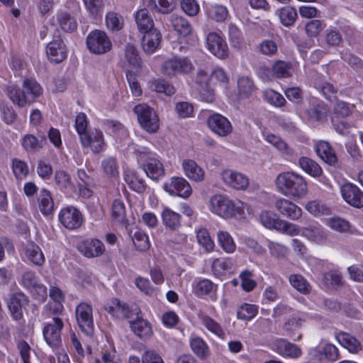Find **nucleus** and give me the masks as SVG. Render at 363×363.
<instances>
[{"label":"nucleus","mask_w":363,"mask_h":363,"mask_svg":"<svg viewBox=\"0 0 363 363\" xmlns=\"http://www.w3.org/2000/svg\"><path fill=\"white\" fill-rule=\"evenodd\" d=\"M56 17L60 28L64 31L72 33L77 29V21L69 12L60 11L57 13Z\"/></svg>","instance_id":"nucleus-35"},{"label":"nucleus","mask_w":363,"mask_h":363,"mask_svg":"<svg viewBox=\"0 0 363 363\" xmlns=\"http://www.w3.org/2000/svg\"><path fill=\"white\" fill-rule=\"evenodd\" d=\"M239 96L242 99L249 98L255 90L253 81L248 77H241L238 80Z\"/></svg>","instance_id":"nucleus-40"},{"label":"nucleus","mask_w":363,"mask_h":363,"mask_svg":"<svg viewBox=\"0 0 363 363\" xmlns=\"http://www.w3.org/2000/svg\"><path fill=\"white\" fill-rule=\"evenodd\" d=\"M46 52L50 60L55 63L62 62L67 57L65 45L60 38L48 43Z\"/></svg>","instance_id":"nucleus-18"},{"label":"nucleus","mask_w":363,"mask_h":363,"mask_svg":"<svg viewBox=\"0 0 363 363\" xmlns=\"http://www.w3.org/2000/svg\"><path fill=\"white\" fill-rule=\"evenodd\" d=\"M125 62L133 68L140 69L142 67V59L138 48L131 43L125 45L124 48Z\"/></svg>","instance_id":"nucleus-33"},{"label":"nucleus","mask_w":363,"mask_h":363,"mask_svg":"<svg viewBox=\"0 0 363 363\" xmlns=\"http://www.w3.org/2000/svg\"><path fill=\"white\" fill-rule=\"evenodd\" d=\"M291 64L284 61H277L272 67L273 73L277 78H287L291 76Z\"/></svg>","instance_id":"nucleus-53"},{"label":"nucleus","mask_w":363,"mask_h":363,"mask_svg":"<svg viewBox=\"0 0 363 363\" xmlns=\"http://www.w3.org/2000/svg\"><path fill=\"white\" fill-rule=\"evenodd\" d=\"M59 220L66 228L74 230L81 226L83 217L78 209L73 206H69L61 210Z\"/></svg>","instance_id":"nucleus-10"},{"label":"nucleus","mask_w":363,"mask_h":363,"mask_svg":"<svg viewBox=\"0 0 363 363\" xmlns=\"http://www.w3.org/2000/svg\"><path fill=\"white\" fill-rule=\"evenodd\" d=\"M130 324L132 331L139 338L147 340L152 336V327L147 320L142 318H137L136 320L130 321Z\"/></svg>","instance_id":"nucleus-25"},{"label":"nucleus","mask_w":363,"mask_h":363,"mask_svg":"<svg viewBox=\"0 0 363 363\" xmlns=\"http://www.w3.org/2000/svg\"><path fill=\"white\" fill-rule=\"evenodd\" d=\"M162 218L163 224L171 230H174L181 225V216L168 208L163 210Z\"/></svg>","instance_id":"nucleus-41"},{"label":"nucleus","mask_w":363,"mask_h":363,"mask_svg":"<svg viewBox=\"0 0 363 363\" xmlns=\"http://www.w3.org/2000/svg\"><path fill=\"white\" fill-rule=\"evenodd\" d=\"M313 86L326 100H337L338 89L333 84L317 79L313 82Z\"/></svg>","instance_id":"nucleus-26"},{"label":"nucleus","mask_w":363,"mask_h":363,"mask_svg":"<svg viewBox=\"0 0 363 363\" xmlns=\"http://www.w3.org/2000/svg\"><path fill=\"white\" fill-rule=\"evenodd\" d=\"M106 23L108 29L112 31H118L123 26V18L120 14L111 11L106 16Z\"/></svg>","instance_id":"nucleus-47"},{"label":"nucleus","mask_w":363,"mask_h":363,"mask_svg":"<svg viewBox=\"0 0 363 363\" xmlns=\"http://www.w3.org/2000/svg\"><path fill=\"white\" fill-rule=\"evenodd\" d=\"M106 310L118 318H128L132 314L130 307L118 298L113 299L111 305L106 306Z\"/></svg>","instance_id":"nucleus-29"},{"label":"nucleus","mask_w":363,"mask_h":363,"mask_svg":"<svg viewBox=\"0 0 363 363\" xmlns=\"http://www.w3.org/2000/svg\"><path fill=\"white\" fill-rule=\"evenodd\" d=\"M335 336L338 342L350 352L357 353L362 348L360 342L349 333L340 332Z\"/></svg>","instance_id":"nucleus-30"},{"label":"nucleus","mask_w":363,"mask_h":363,"mask_svg":"<svg viewBox=\"0 0 363 363\" xmlns=\"http://www.w3.org/2000/svg\"><path fill=\"white\" fill-rule=\"evenodd\" d=\"M300 167L312 177H318L322 174V169L320 165L307 157H301L298 160Z\"/></svg>","instance_id":"nucleus-39"},{"label":"nucleus","mask_w":363,"mask_h":363,"mask_svg":"<svg viewBox=\"0 0 363 363\" xmlns=\"http://www.w3.org/2000/svg\"><path fill=\"white\" fill-rule=\"evenodd\" d=\"M171 189H168L167 184L164 185L166 191H169L171 194H177L179 196L186 198L191 194L192 189L189 182L182 177L173 178L171 184Z\"/></svg>","instance_id":"nucleus-23"},{"label":"nucleus","mask_w":363,"mask_h":363,"mask_svg":"<svg viewBox=\"0 0 363 363\" xmlns=\"http://www.w3.org/2000/svg\"><path fill=\"white\" fill-rule=\"evenodd\" d=\"M183 169L186 176L195 182L203 180L205 172L197 163L192 160H185L182 162Z\"/></svg>","instance_id":"nucleus-28"},{"label":"nucleus","mask_w":363,"mask_h":363,"mask_svg":"<svg viewBox=\"0 0 363 363\" xmlns=\"http://www.w3.org/2000/svg\"><path fill=\"white\" fill-rule=\"evenodd\" d=\"M259 219L261 223L269 229L278 228V223L281 221V219L277 218V215L270 211H262L260 213Z\"/></svg>","instance_id":"nucleus-50"},{"label":"nucleus","mask_w":363,"mask_h":363,"mask_svg":"<svg viewBox=\"0 0 363 363\" xmlns=\"http://www.w3.org/2000/svg\"><path fill=\"white\" fill-rule=\"evenodd\" d=\"M135 153L138 162L149 178L157 181L164 176L163 164L147 147H140Z\"/></svg>","instance_id":"nucleus-3"},{"label":"nucleus","mask_w":363,"mask_h":363,"mask_svg":"<svg viewBox=\"0 0 363 363\" xmlns=\"http://www.w3.org/2000/svg\"><path fill=\"white\" fill-rule=\"evenodd\" d=\"M209 74L204 70H200L196 77L199 98L206 102H212L213 99V91L209 82Z\"/></svg>","instance_id":"nucleus-16"},{"label":"nucleus","mask_w":363,"mask_h":363,"mask_svg":"<svg viewBox=\"0 0 363 363\" xmlns=\"http://www.w3.org/2000/svg\"><path fill=\"white\" fill-rule=\"evenodd\" d=\"M191 348L194 353L202 359L209 355V350L206 342L201 337H194L191 340Z\"/></svg>","instance_id":"nucleus-42"},{"label":"nucleus","mask_w":363,"mask_h":363,"mask_svg":"<svg viewBox=\"0 0 363 363\" xmlns=\"http://www.w3.org/2000/svg\"><path fill=\"white\" fill-rule=\"evenodd\" d=\"M28 303V298L23 293H16L12 296L8 307L13 319L19 320L23 318V308Z\"/></svg>","instance_id":"nucleus-22"},{"label":"nucleus","mask_w":363,"mask_h":363,"mask_svg":"<svg viewBox=\"0 0 363 363\" xmlns=\"http://www.w3.org/2000/svg\"><path fill=\"white\" fill-rule=\"evenodd\" d=\"M274 206L280 213L290 219L298 220L302 215V210L298 206L285 199H277Z\"/></svg>","instance_id":"nucleus-20"},{"label":"nucleus","mask_w":363,"mask_h":363,"mask_svg":"<svg viewBox=\"0 0 363 363\" xmlns=\"http://www.w3.org/2000/svg\"><path fill=\"white\" fill-rule=\"evenodd\" d=\"M301 233L308 240L317 243L323 242L326 238L325 232L316 226L310 225L308 228H305Z\"/></svg>","instance_id":"nucleus-45"},{"label":"nucleus","mask_w":363,"mask_h":363,"mask_svg":"<svg viewBox=\"0 0 363 363\" xmlns=\"http://www.w3.org/2000/svg\"><path fill=\"white\" fill-rule=\"evenodd\" d=\"M133 241L135 248L140 252L146 251L150 246L147 235L140 230L134 233Z\"/></svg>","instance_id":"nucleus-49"},{"label":"nucleus","mask_w":363,"mask_h":363,"mask_svg":"<svg viewBox=\"0 0 363 363\" xmlns=\"http://www.w3.org/2000/svg\"><path fill=\"white\" fill-rule=\"evenodd\" d=\"M38 201L40 211L44 216H48L52 213L54 202L52 194L48 190L45 189L40 190Z\"/></svg>","instance_id":"nucleus-34"},{"label":"nucleus","mask_w":363,"mask_h":363,"mask_svg":"<svg viewBox=\"0 0 363 363\" xmlns=\"http://www.w3.org/2000/svg\"><path fill=\"white\" fill-rule=\"evenodd\" d=\"M315 151L325 163L330 165H335L337 163L335 152L328 142L325 140L317 142L315 145Z\"/></svg>","instance_id":"nucleus-21"},{"label":"nucleus","mask_w":363,"mask_h":363,"mask_svg":"<svg viewBox=\"0 0 363 363\" xmlns=\"http://www.w3.org/2000/svg\"><path fill=\"white\" fill-rule=\"evenodd\" d=\"M196 238L199 243L208 252L213 250L214 242L211 240L208 232L206 229H201L197 232Z\"/></svg>","instance_id":"nucleus-60"},{"label":"nucleus","mask_w":363,"mask_h":363,"mask_svg":"<svg viewBox=\"0 0 363 363\" xmlns=\"http://www.w3.org/2000/svg\"><path fill=\"white\" fill-rule=\"evenodd\" d=\"M208 49L218 58L224 59L228 55L226 42L216 33H210L206 38Z\"/></svg>","instance_id":"nucleus-13"},{"label":"nucleus","mask_w":363,"mask_h":363,"mask_svg":"<svg viewBox=\"0 0 363 363\" xmlns=\"http://www.w3.org/2000/svg\"><path fill=\"white\" fill-rule=\"evenodd\" d=\"M201 322L203 325L211 332L216 334L218 337H223L224 332L220 325L216 322L213 319L207 315L201 317Z\"/></svg>","instance_id":"nucleus-62"},{"label":"nucleus","mask_w":363,"mask_h":363,"mask_svg":"<svg viewBox=\"0 0 363 363\" xmlns=\"http://www.w3.org/2000/svg\"><path fill=\"white\" fill-rule=\"evenodd\" d=\"M208 125L212 131L222 137L226 136L232 132L230 122L218 113L213 114L208 118Z\"/></svg>","instance_id":"nucleus-14"},{"label":"nucleus","mask_w":363,"mask_h":363,"mask_svg":"<svg viewBox=\"0 0 363 363\" xmlns=\"http://www.w3.org/2000/svg\"><path fill=\"white\" fill-rule=\"evenodd\" d=\"M112 218L119 223H123L126 220L125 210L124 203L119 201L115 200L112 204Z\"/></svg>","instance_id":"nucleus-59"},{"label":"nucleus","mask_w":363,"mask_h":363,"mask_svg":"<svg viewBox=\"0 0 363 363\" xmlns=\"http://www.w3.org/2000/svg\"><path fill=\"white\" fill-rule=\"evenodd\" d=\"M133 111L140 127L149 133H155L160 128V119L153 108L146 104L136 105Z\"/></svg>","instance_id":"nucleus-4"},{"label":"nucleus","mask_w":363,"mask_h":363,"mask_svg":"<svg viewBox=\"0 0 363 363\" xmlns=\"http://www.w3.org/2000/svg\"><path fill=\"white\" fill-rule=\"evenodd\" d=\"M267 140L284 155H291L294 153L293 150L284 140L275 135H268Z\"/></svg>","instance_id":"nucleus-51"},{"label":"nucleus","mask_w":363,"mask_h":363,"mask_svg":"<svg viewBox=\"0 0 363 363\" xmlns=\"http://www.w3.org/2000/svg\"><path fill=\"white\" fill-rule=\"evenodd\" d=\"M63 327L62 320L59 317H54L52 322L47 323L43 328L44 340L52 349L58 348L62 345L61 331Z\"/></svg>","instance_id":"nucleus-6"},{"label":"nucleus","mask_w":363,"mask_h":363,"mask_svg":"<svg viewBox=\"0 0 363 363\" xmlns=\"http://www.w3.org/2000/svg\"><path fill=\"white\" fill-rule=\"evenodd\" d=\"M229 38L233 47L240 48L243 43V38L240 30L235 26H229Z\"/></svg>","instance_id":"nucleus-64"},{"label":"nucleus","mask_w":363,"mask_h":363,"mask_svg":"<svg viewBox=\"0 0 363 363\" xmlns=\"http://www.w3.org/2000/svg\"><path fill=\"white\" fill-rule=\"evenodd\" d=\"M328 114V107L323 102L313 103L305 111L306 118L312 122H321Z\"/></svg>","instance_id":"nucleus-24"},{"label":"nucleus","mask_w":363,"mask_h":363,"mask_svg":"<svg viewBox=\"0 0 363 363\" xmlns=\"http://www.w3.org/2000/svg\"><path fill=\"white\" fill-rule=\"evenodd\" d=\"M310 354L320 360L325 359L331 362L337 360L339 356L337 348L332 344H326L321 350L313 348Z\"/></svg>","instance_id":"nucleus-32"},{"label":"nucleus","mask_w":363,"mask_h":363,"mask_svg":"<svg viewBox=\"0 0 363 363\" xmlns=\"http://www.w3.org/2000/svg\"><path fill=\"white\" fill-rule=\"evenodd\" d=\"M221 177L225 184L235 189L245 190L249 185V179L246 175L231 169L223 170Z\"/></svg>","instance_id":"nucleus-12"},{"label":"nucleus","mask_w":363,"mask_h":363,"mask_svg":"<svg viewBox=\"0 0 363 363\" xmlns=\"http://www.w3.org/2000/svg\"><path fill=\"white\" fill-rule=\"evenodd\" d=\"M325 25L320 20H311L305 26L307 35L310 37H316L324 29Z\"/></svg>","instance_id":"nucleus-61"},{"label":"nucleus","mask_w":363,"mask_h":363,"mask_svg":"<svg viewBox=\"0 0 363 363\" xmlns=\"http://www.w3.org/2000/svg\"><path fill=\"white\" fill-rule=\"evenodd\" d=\"M211 210L224 218H232L238 213V208L228 198L223 195H215L210 201Z\"/></svg>","instance_id":"nucleus-8"},{"label":"nucleus","mask_w":363,"mask_h":363,"mask_svg":"<svg viewBox=\"0 0 363 363\" xmlns=\"http://www.w3.org/2000/svg\"><path fill=\"white\" fill-rule=\"evenodd\" d=\"M135 20L140 32L145 33L155 29L154 21L146 9L138 10L135 14Z\"/></svg>","instance_id":"nucleus-27"},{"label":"nucleus","mask_w":363,"mask_h":363,"mask_svg":"<svg viewBox=\"0 0 363 363\" xmlns=\"http://www.w3.org/2000/svg\"><path fill=\"white\" fill-rule=\"evenodd\" d=\"M336 101L333 108V113L337 118H345L350 116L354 108L353 104H350L342 100H335Z\"/></svg>","instance_id":"nucleus-48"},{"label":"nucleus","mask_w":363,"mask_h":363,"mask_svg":"<svg viewBox=\"0 0 363 363\" xmlns=\"http://www.w3.org/2000/svg\"><path fill=\"white\" fill-rule=\"evenodd\" d=\"M86 45L91 52L102 55L108 52L112 48V43L107 34L100 30H94L86 37Z\"/></svg>","instance_id":"nucleus-5"},{"label":"nucleus","mask_w":363,"mask_h":363,"mask_svg":"<svg viewBox=\"0 0 363 363\" xmlns=\"http://www.w3.org/2000/svg\"><path fill=\"white\" fill-rule=\"evenodd\" d=\"M78 249L84 256L91 258L101 255L105 247L99 240L86 239L79 245Z\"/></svg>","instance_id":"nucleus-19"},{"label":"nucleus","mask_w":363,"mask_h":363,"mask_svg":"<svg viewBox=\"0 0 363 363\" xmlns=\"http://www.w3.org/2000/svg\"><path fill=\"white\" fill-rule=\"evenodd\" d=\"M341 194L349 205L357 208L363 207V192L356 185L351 183L344 184L341 186Z\"/></svg>","instance_id":"nucleus-11"},{"label":"nucleus","mask_w":363,"mask_h":363,"mask_svg":"<svg viewBox=\"0 0 363 363\" xmlns=\"http://www.w3.org/2000/svg\"><path fill=\"white\" fill-rule=\"evenodd\" d=\"M273 350L279 354L290 358H298L302 354L299 347L283 338L277 339L274 342Z\"/></svg>","instance_id":"nucleus-15"},{"label":"nucleus","mask_w":363,"mask_h":363,"mask_svg":"<svg viewBox=\"0 0 363 363\" xmlns=\"http://www.w3.org/2000/svg\"><path fill=\"white\" fill-rule=\"evenodd\" d=\"M303 322V320L300 318H290L284 322L283 329L287 335L291 337L295 334L296 331L301 328Z\"/></svg>","instance_id":"nucleus-56"},{"label":"nucleus","mask_w":363,"mask_h":363,"mask_svg":"<svg viewBox=\"0 0 363 363\" xmlns=\"http://www.w3.org/2000/svg\"><path fill=\"white\" fill-rule=\"evenodd\" d=\"M264 96L268 103L277 107H282L286 102L281 94L272 89L265 91Z\"/></svg>","instance_id":"nucleus-58"},{"label":"nucleus","mask_w":363,"mask_h":363,"mask_svg":"<svg viewBox=\"0 0 363 363\" xmlns=\"http://www.w3.org/2000/svg\"><path fill=\"white\" fill-rule=\"evenodd\" d=\"M92 311L91 306L86 303H79L75 311L79 327L87 336H92L94 331Z\"/></svg>","instance_id":"nucleus-7"},{"label":"nucleus","mask_w":363,"mask_h":363,"mask_svg":"<svg viewBox=\"0 0 363 363\" xmlns=\"http://www.w3.org/2000/svg\"><path fill=\"white\" fill-rule=\"evenodd\" d=\"M169 21L172 26L180 35L186 37L192 32V26L183 16L173 14L170 16Z\"/></svg>","instance_id":"nucleus-31"},{"label":"nucleus","mask_w":363,"mask_h":363,"mask_svg":"<svg viewBox=\"0 0 363 363\" xmlns=\"http://www.w3.org/2000/svg\"><path fill=\"white\" fill-rule=\"evenodd\" d=\"M143 33L144 35L141 41L143 50L147 54H152L160 46L162 34L157 28L152 29Z\"/></svg>","instance_id":"nucleus-17"},{"label":"nucleus","mask_w":363,"mask_h":363,"mask_svg":"<svg viewBox=\"0 0 363 363\" xmlns=\"http://www.w3.org/2000/svg\"><path fill=\"white\" fill-rule=\"evenodd\" d=\"M289 282L294 289L303 294H309L311 290L309 283L300 274H291Z\"/></svg>","instance_id":"nucleus-43"},{"label":"nucleus","mask_w":363,"mask_h":363,"mask_svg":"<svg viewBox=\"0 0 363 363\" xmlns=\"http://www.w3.org/2000/svg\"><path fill=\"white\" fill-rule=\"evenodd\" d=\"M276 14L279 16L281 23L286 27L292 26L297 18L296 9L288 6L277 10Z\"/></svg>","instance_id":"nucleus-37"},{"label":"nucleus","mask_w":363,"mask_h":363,"mask_svg":"<svg viewBox=\"0 0 363 363\" xmlns=\"http://www.w3.org/2000/svg\"><path fill=\"white\" fill-rule=\"evenodd\" d=\"M284 93L286 98L295 105L297 111H299L303 103L302 90L299 87L294 86L286 89Z\"/></svg>","instance_id":"nucleus-44"},{"label":"nucleus","mask_w":363,"mask_h":363,"mask_svg":"<svg viewBox=\"0 0 363 363\" xmlns=\"http://www.w3.org/2000/svg\"><path fill=\"white\" fill-rule=\"evenodd\" d=\"M218 242L222 249L227 253H232L235 250L236 246L233 238L226 231H218L217 233Z\"/></svg>","instance_id":"nucleus-46"},{"label":"nucleus","mask_w":363,"mask_h":363,"mask_svg":"<svg viewBox=\"0 0 363 363\" xmlns=\"http://www.w3.org/2000/svg\"><path fill=\"white\" fill-rule=\"evenodd\" d=\"M257 313V307L255 305L245 303L238 311L237 316L239 319L250 320Z\"/></svg>","instance_id":"nucleus-55"},{"label":"nucleus","mask_w":363,"mask_h":363,"mask_svg":"<svg viewBox=\"0 0 363 363\" xmlns=\"http://www.w3.org/2000/svg\"><path fill=\"white\" fill-rule=\"evenodd\" d=\"M325 42L328 45L337 47L342 43V34L337 29H330L326 31Z\"/></svg>","instance_id":"nucleus-63"},{"label":"nucleus","mask_w":363,"mask_h":363,"mask_svg":"<svg viewBox=\"0 0 363 363\" xmlns=\"http://www.w3.org/2000/svg\"><path fill=\"white\" fill-rule=\"evenodd\" d=\"M162 72L169 77L190 72L194 65L186 57H173L164 62Z\"/></svg>","instance_id":"nucleus-9"},{"label":"nucleus","mask_w":363,"mask_h":363,"mask_svg":"<svg viewBox=\"0 0 363 363\" xmlns=\"http://www.w3.org/2000/svg\"><path fill=\"white\" fill-rule=\"evenodd\" d=\"M151 89L157 93H164L167 96L174 94V86L164 79H157L151 84Z\"/></svg>","instance_id":"nucleus-57"},{"label":"nucleus","mask_w":363,"mask_h":363,"mask_svg":"<svg viewBox=\"0 0 363 363\" xmlns=\"http://www.w3.org/2000/svg\"><path fill=\"white\" fill-rule=\"evenodd\" d=\"M26 257L35 265L41 266L45 262V257L40 247L34 242L28 243L25 248Z\"/></svg>","instance_id":"nucleus-36"},{"label":"nucleus","mask_w":363,"mask_h":363,"mask_svg":"<svg viewBox=\"0 0 363 363\" xmlns=\"http://www.w3.org/2000/svg\"><path fill=\"white\" fill-rule=\"evenodd\" d=\"M148 6L150 9L162 14H169L175 8V0H149Z\"/></svg>","instance_id":"nucleus-38"},{"label":"nucleus","mask_w":363,"mask_h":363,"mask_svg":"<svg viewBox=\"0 0 363 363\" xmlns=\"http://www.w3.org/2000/svg\"><path fill=\"white\" fill-rule=\"evenodd\" d=\"M208 15L209 18L217 22H223L228 16V11L222 5H214L208 9Z\"/></svg>","instance_id":"nucleus-54"},{"label":"nucleus","mask_w":363,"mask_h":363,"mask_svg":"<svg viewBox=\"0 0 363 363\" xmlns=\"http://www.w3.org/2000/svg\"><path fill=\"white\" fill-rule=\"evenodd\" d=\"M276 184L280 193L294 200L303 197L307 193V184L303 177L291 172L279 174Z\"/></svg>","instance_id":"nucleus-1"},{"label":"nucleus","mask_w":363,"mask_h":363,"mask_svg":"<svg viewBox=\"0 0 363 363\" xmlns=\"http://www.w3.org/2000/svg\"><path fill=\"white\" fill-rule=\"evenodd\" d=\"M7 94L13 104L23 107L33 103L42 94V87L35 79H26L23 89L11 86L8 88Z\"/></svg>","instance_id":"nucleus-2"},{"label":"nucleus","mask_w":363,"mask_h":363,"mask_svg":"<svg viewBox=\"0 0 363 363\" xmlns=\"http://www.w3.org/2000/svg\"><path fill=\"white\" fill-rule=\"evenodd\" d=\"M324 284L334 289H337L343 285L342 275L335 271H330L325 274L323 277Z\"/></svg>","instance_id":"nucleus-52"}]
</instances>
